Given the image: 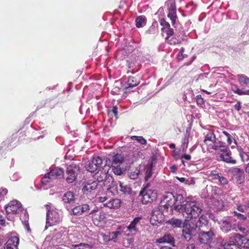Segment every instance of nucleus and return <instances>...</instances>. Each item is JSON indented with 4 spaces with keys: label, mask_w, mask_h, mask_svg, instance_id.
Returning <instances> with one entry per match:
<instances>
[{
    "label": "nucleus",
    "mask_w": 249,
    "mask_h": 249,
    "mask_svg": "<svg viewBox=\"0 0 249 249\" xmlns=\"http://www.w3.org/2000/svg\"><path fill=\"white\" fill-rule=\"evenodd\" d=\"M156 208L163 214L165 213H168L169 209H170V211L174 210V207L171 206H168L167 203H162V200H161L159 206Z\"/></svg>",
    "instance_id": "33"
},
{
    "label": "nucleus",
    "mask_w": 249,
    "mask_h": 249,
    "mask_svg": "<svg viewBox=\"0 0 249 249\" xmlns=\"http://www.w3.org/2000/svg\"><path fill=\"white\" fill-rule=\"evenodd\" d=\"M169 3L170 5L168 8V13L167 17L170 19L172 25L174 26L176 20L178 19L176 12V5L174 1H171Z\"/></svg>",
    "instance_id": "18"
},
{
    "label": "nucleus",
    "mask_w": 249,
    "mask_h": 249,
    "mask_svg": "<svg viewBox=\"0 0 249 249\" xmlns=\"http://www.w3.org/2000/svg\"><path fill=\"white\" fill-rule=\"evenodd\" d=\"M141 217H135L130 224L127 227V231L134 234L139 232V227L141 226L140 220Z\"/></svg>",
    "instance_id": "19"
},
{
    "label": "nucleus",
    "mask_w": 249,
    "mask_h": 249,
    "mask_svg": "<svg viewBox=\"0 0 249 249\" xmlns=\"http://www.w3.org/2000/svg\"><path fill=\"white\" fill-rule=\"evenodd\" d=\"M215 236L214 228L207 231H200L198 235V240L201 244H206L213 240Z\"/></svg>",
    "instance_id": "10"
},
{
    "label": "nucleus",
    "mask_w": 249,
    "mask_h": 249,
    "mask_svg": "<svg viewBox=\"0 0 249 249\" xmlns=\"http://www.w3.org/2000/svg\"><path fill=\"white\" fill-rule=\"evenodd\" d=\"M146 18L144 16H139L135 20L136 25L137 28L142 27L146 24Z\"/></svg>",
    "instance_id": "38"
},
{
    "label": "nucleus",
    "mask_w": 249,
    "mask_h": 249,
    "mask_svg": "<svg viewBox=\"0 0 249 249\" xmlns=\"http://www.w3.org/2000/svg\"><path fill=\"white\" fill-rule=\"evenodd\" d=\"M157 242L159 243H167L172 245L174 243V239L170 234H166L158 239Z\"/></svg>",
    "instance_id": "35"
},
{
    "label": "nucleus",
    "mask_w": 249,
    "mask_h": 249,
    "mask_svg": "<svg viewBox=\"0 0 249 249\" xmlns=\"http://www.w3.org/2000/svg\"><path fill=\"white\" fill-rule=\"evenodd\" d=\"M196 247L194 244H189L186 248V249H195Z\"/></svg>",
    "instance_id": "63"
},
{
    "label": "nucleus",
    "mask_w": 249,
    "mask_h": 249,
    "mask_svg": "<svg viewBox=\"0 0 249 249\" xmlns=\"http://www.w3.org/2000/svg\"><path fill=\"white\" fill-rule=\"evenodd\" d=\"M107 197L106 196H99L98 197V200L100 202H104L107 199Z\"/></svg>",
    "instance_id": "61"
},
{
    "label": "nucleus",
    "mask_w": 249,
    "mask_h": 249,
    "mask_svg": "<svg viewBox=\"0 0 249 249\" xmlns=\"http://www.w3.org/2000/svg\"><path fill=\"white\" fill-rule=\"evenodd\" d=\"M187 56L186 55H184L183 53H181L180 52L178 53V57L179 59H182L183 58L186 57Z\"/></svg>",
    "instance_id": "64"
},
{
    "label": "nucleus",
    "mask_w": 249,
    "mask_h": 249,
    "mask_svg": "<svg viewBox=\"0 0 249 249\" xmlns=\"http://www.w3.org/2000/svg\"><path fill=\"white\" fill-rule=\"evenodd\" d=\"M124 157L121 154L117 153L112 157L111 168L113 172L117 176L121 175L123 172L120 165L124 161Z\"/></svg>",
    "instance_id": "7"
},
{
    "label": "nucleus",
    "mask_w": 249,
    "mask_h": 249,
    "mask_svg": "<svg viewBox=\"0 0 249 249\" xmlns=\"http://www.w3.org/2000/svg\"><path fill=\"white\" fill-rule=\"evenodd\" d=\"M215 134L213 131H209L205 135L204 142L207 146L208 151L216 150L223 142L222 141H217Z\"/></svg>",
    "instance_id": "5"
},
{
    "label": "nucleus",
    "mask_w": 249,
    "mask_h": 249,
    "mask_svg": "<svg viewBox=\"0 0 249 249\" xmlns=\"http://www.w3.org/2000/svg\"><path fill=\"white\" fill-rule=\"evenodd\" d=\"M220 176V173L214 170L212 171L210 174V177H211L213 179H218Z\"/></svg>",
    "instance_id": "45"
},
{
    "label": "nucleus",
    "mask_w": 249,
    "mask_h": 249,
    "mask_svg": "<svg viewBox=\"0 0 249 249\" xmlns=\"http://www.w3.org/2000/svg\"><path fill=\"white\" fill-rule=\"evenodd\" d=\"M119 186L120 187V191L124 195H129L130 196L135 195V192L132 190L130 185L124 184L123 182H120Z\"/></svg>",
    "instance_id": "24"
},
{
    "label": "nucleus",
    "mask_w": 249,
    "mask_h": 249,
    "mask_svg": "<svg viewBox=\"0 0 249 249\" xmlns=\"http://www.w3.org/2000/svg\"><path fill=\"white\" fill-rule=\"evenodd\" d=\"M70 209L69 211H71L73 215H79L82 214L84 212L89 210V205L87 204H84L81 205L75 206Z\"/></svg>",
    "instance_id": "22"
},
{
    "label": "nucleus",
    "mask_w": 249,
    "mask_h": 249,
    "mask_svg": "<svg viewBox=\"0 0 249 249\" xmlns=\"http://www.w3.org/2000/svg\"><path fill=\"white\" fill-rule=\"evenodd\" d=\"M196 103L198 105H202L204 103L203 99L202 98L200 95L196 96Z\"/></svg>",
    "instance_id": "53"
},
{
    "label": "nucleus",
    "mask_w": 249,
    "mask_h": 249,
    "mask_svg": "<svg viewBox=\"0 0 249 249\" xmlns=\"http://www.w3.org/2000/svg\"><path fill=\"white\" fill-rule=\"evenodd\" d=\"M98 183L96 181H93L91 183H86L83 189L84 193L86 192H91L96 189L97 187Z\"/></svg>",
    "instance_id": "34"
},
{
    "label": "nucleus",
    "mask_w": 249,
    "mask_h": 249,
    "mask_svg": "<svg viewBox=\"0 0 249 249\" xmlns=\"http://www.w3.org/2000/svg\"><path fill=\"white\" fill-rule=\"evenodd\" d=\"M208 74L206 73H201L197 75V78L196 79V81H198L199 79L202 80L204 78L207 77V75Z\"/></svg>",
    "instance_id": "57"
},
{
    "label": "nucleus",
    "mask_w": 249,
    "mask_h": 249,
    "mask_svg": "<svg viewBox=\"0 0 249 249\" xmlns=\"http://www.w3.org/2000/svg\"><path fill=\"white\" fill-rule=\"evenodd\" d=\"M237 150L239 153V155L241 158L242 160L244 162V159L245 158V155H248L246 152L243 151L242 148L241 147H238Z\"/></svg>",
    "instance_id": "47"
},
{
    "label": "nucleus",
    "mask_w": 249,
    "mask_h": 249,
    "mask_svg": "<svg viewBox=\"0 0 249 249\" xmlns=\"http://www.w3.org/2000/svg\"><path fill=\"white\" fill-rule=\"evenodd\" d=\"M174 30L170 26L161 28V35L165 37V40H168L174 35Z\"/></svg>",
    "instance_id": "30"
},
{
    "label": "nucleus",
    "mask_w": 249,
    "mask_h": 249,
    "mask_svg": "<svg viewBox=\"0 0 249 249\" xmlns=\"http://www.w3.org/2000/svg\"><path fill=\"white\" fill-rule=\"evenodd\" d=\"M232 173L238 183H241L244 180L245 175L243 170L238 168H234L232 169Z\"/></svg>",
    "instance_id": "27"
},
{
    "label": "nucleus",
    "mask_w": 249,
    "mask_h": 249,
    "mask_svg": "<svg viewBox=\"0 0 249 249\" xmlns=\"http://www.w3.org/2000/svg\"><path fill=\"white\" fill-rule=\"evenodd\" d=\"M181 205L179 213H181L186 222L198 218L202 211L200 204L195 200L186 201L185 203H182Z\"/></svg>",
    "instance_id": "1"
},
{
    "label": "nucleus",
    "mask_w": 249,
    "mask_h": 249,
    "mask_svg": "<svg viewBox=\"0 0 249 249\" xmlns=\"http://www.w3.org/2000/svg\"><path fill=\"white\" fill-rule=\"evenodd\" d=\"M213 245H212V247L215 249H226L225 239H223L221 237L216 238L213 242Z\"/></svg>",
    "instance_id": "29"
},
{
    "label": "nucleus",
    "mask_w": 249,
    "mask_h": 249,
    "mask_svg": "<svg viewBox=\"0 0 249 249\" xmlns=\"http://www.w3.org/2000/svg\"><path fill=\"white\" fill-rule=\"evenodd\" d=\"M111 111L114 114L115 116H117L118 114V107L117 106H113Z\"/></svg>",
    "instance_id": "59"
},
{
    "label": "nucleus",
    "mask_w": 249,
    "mask_h": 249,
    "mask_svg": "<svg viewBox=\"0 0 249 249\" xmlns=\"http://www.w3.org/2000/svg\"><path fill=\"white\" fill-rule=\"evenodd\" d=\"M196 227L191 224H186L183 226L182 230V236L186 240H190L196 235Z\"/></svg>",
    "instance_id": "16"
},
{
    "label": "nucleus",
    "mask_w": 249,
    "mask_h": 249,
    "mask_svg": "<svg viewBox=\"0 0 249 249\" xmlns=\"http://www.w3.org/2000/svg\"><path fill=\"white\" fill-rule=\"evenodd\" d=\"M218 179L220 184L223 185L227 184L229 182L228 179L226 178L221 176H220V178H219Z\"/></svg>",
    "instance_id": "51"
},
{
    "label": "nucleus",
    "mask_w": 249,
    "mask_h": 249,
    "mask_svg": "<svg viewBox=\"0 0 249 249\" xmlns=\"http://www.w3.org/2000/svg\"><path fill=\"white\" fill-rule=\"evenodd\" d=\"M168 223L173 228H180L182 224V221L179 219L172 218L168 221Z\"/></svg>",
    "instance_id": "37"
},
{
    "label": "nucleus",
    "mask_w": 249,
    "mask_h": 249,
    "mask_svg": "<svg viewBox=\"0 0 249 249\" xmlns=\"http://www.w3.org/2000/svg\"><path fill=\"white\" fill-rule=\"evenodd\" d=\"M129 177L131 179H136L139 177V173L135 172H131L129 173Z\"/></svg>",
    "instance_id": "52"
},
{
    "label": "nucleus",
    "mask_w": 249,
    "mask_h": 249,
    "mask_svg": "<svg viewBox=\"0 0 249 249\" xmlns=\"http://www.w3.org/2000/svg\"><path fill=\"white\" fill-rule=\"evenodd\" d=\"M160 24L162 26V28H167L170 26V25L169 23V22L166 21L164 18H162L160 19Z\"/></svg>",
    "instance_id": "49"
},
{
    "label": "nucleus",
    "mask_w": 249,
    "mask_h": 249,
    "mask_svg": "<svg viewBox=\"0 0 249 249\" xmlns=\"http://www.w3.org/2000/svg\"><path fill=\"white\" fill-rule=\"evenodd\" d=\"M182 39L177 38L175 36L170 37L168 40H165L166 42L170 45H176L182 42Z\"/></svg>",
    "instance_id": "40"
},
{
    "label": "nucleus",
    "mask_w": 249,
    "mask_h": 249,
    "mask_svg": "<svg viewBox=\"0 0 249 249\" xmlns=\"http://www.w3.org/2000/svg\"><path fill=\"white\" fill-rule=\"evenodd\" d=\"M8 191L6 189H3L2 191L0 190V200L3 199L4 196L7 193Z\"/></svg>",
    "instance_id": "55"
},
{
    "label": "nucleus",
    "mask_w": 249,
    "mask_h": 249,
    "mask_svg": "<svg viewBox=\"0 0 249 249\" xmlns=\"http://www.w3.org/2000/svg\"><path fill=\"white\" fill-rule=\"evenodd\" d=\"M215 151L221 152L219 157L222 161L229 164L236 163V160L232 157L231 151L224 142Z\"/></svg>",
    "instance_id": "4"
},
{
    "label": "nucleus",
    "mask_w": 249,
    "mask_h": 249,
    "mask_svg": "<svg viewBox=\"0 0 249 249\" xmlns=\"http://www.w3.org/2000/svg\"><path fill=\"white\" fill-rule=\"evenodd\" d=\"M161 200L162 203H167L168 206L174 207V210L177 212H180L181 210V204L185 202L184 197L182 195H174L171 192L166 193Z\"/></svg>",
    "instance_id": "2"
},
{
    "label": "nucleus",
    "mask_w": 249,
    "mask_h": 249,
    "mask_svg": "<svg viewBox=\"0 0 249 249\" xmlns=\"http://www.w3.org/2000/svg\"><path fill=\"white\" fill-rule=\"evenodd\" d=\"M152 171L150 169L146 170L145 174L144 180L147 181L152 176Z\"/></svg>",
    "instance_id": "50"
},
{
    "label": "nucleus",
    "mask_w": 249,
    "mask_h": 249,
    "mask_svg": "<svg viewBox=\"0 0 249 249\" xmlns=\"http://www.w3.org/2000/svg\"><path fill=\"white\" fill-rule=\"evenodd\" d=\"M241 244H236L235 245H232L231 246H229L228 248H226L225 249H242L240 247Z\"/></svg>",
    "instance_id": "56"
},
{
    "label": "nucleus",
    "mask_w": 249,
    "mask_h": 249,
    "mask_svg": "<svg viewBox=\"0 0 249 249\" xmlns=\"http://www.w3.org/2000/svg\"><path fill=\"white\" fill-rule=\"evenodd\" d=\"M222 134H223L227 137V142H228V144L231 145L232 143V137L231 136V135L230 134L227 132L225 131H222Z\"/></svg>",
    "instance_id": "48"
},
{
    "label": "nucleus",
    "mask_w": 249,
    "mask_h": 249,
    "mask_svg": "<svg viewBox=\"0 0 249 249\" xmlns=\"http://www.w3.org/2000/svg\"><path fill=\"white\" fill-rule=\"evenodd\" d=\"M68 238L71 242V248L72 249H74V248H76V247H78V248L77 249H85L84 247L85 246H89L88 244H83V243H80L79 244H74V243H76L77 242L74 240V236L72 234H69L68 236Z\"/></svg>",
    "instance_id": "31"
},
{
    "label": "nucleus",
    "mask_w": 249,
    "mask_h": 249,
    "mask_svg": "<svg viewBox=\"0 0 249 249\" xmlns=\"http://www.w3.org/2000/svg\"><path fill=\"white\" fill-rule=\"evenodd\" d=\"M244 238V236L239 233H234L229 237L228 240H225L226 248L235 245L236 244H241Z\"/></svg>",
    "instance_id": "17"
},
{
    "label": "nucleus",
    "mask_w": 249,
    "mask_h": 249,
    "mask_svg": "<svg viewBox=\"0 0 249 249\" xmlns=\"http://www.w3.org/2000/svg\"><path fill=\"white\" fill-rule=\"evenodd\" d=\"M131 138L132 140L136 141L141 144H146V140L142 136H132Z\"/></svg>",
    "instance_id": "43"
},
{
    "label": "nucleus",
    "mask_w": 249,
    "mask_h": 249,
    "mask_svg": "<svg viewBox=\"0 0 249 249\" xmlns=\"http://www.w3.org/2000/svg\"><path fill=\"white\" fill-rule=\"evenodd\" d=\"M237 77L241 86L249 87V78L248 77L243 74H238Z\"/></svg>",
    "instance_id": "32"
},
{
    "label": "nucleus",
    "mask_w": 249,
    "mask_h": 249,
    "mask_svg": "<svg viewBox=\"0 0 249 249\" xmlns=\"http://www.w3.org/2000/svg\"><path fill=\"white\" fill-rule=\"evenodd\" d=\"M103 163V160L99 156H94L91 160L88 161L85 164V168L89 172L93 173L100 167Z\"/></svg>",
    "instance_id": "11"
},
{
    "label": "nucleus",
    "mask_w": 249,
    "mask_h": 249,
    "mask_svg": "<svg viewBox=\"0 0 249 249\" xmlns=\"http://www.w3.org/2000/svg\"><path fill=\"white\" fill-rule=\"evenodd\" d=\"M60 221L59 215L57 212L52 210L51 212L47 213L46 227L56 225Z\"/></svg>",
    "instance_id": "14"
},
{
    "label": "nucleus",
    "mask_w": 249,
    "mask_h": 249,
    "mask_svg": "<svg viewBox=\"0 0 249 249\" xmlns=\"http://www.w3.org/2000/svg\"><path fill=\"white\" fill-rule=\"evenodd\" d=\"M140 196H142L141 199L142 203L146 204L156 201L158 194L156 190L150 188L149 184L147 183L141 190Z\"/></svg>",
    "instance_id": "3"
},
{
    "label": "nucleus",
    "mask_w": 249,
    "mask_h": 249,
    "mask_svg": "<svg viewBox=\"0 0 249 249\" xmlns=\"http://www.w3.org/2000/svg\"><path fill=\"white\" fill-rule=\"evenodd\" d=\"M64 174L63 169L60 168L51 169L50 172L48 173V175L51 176L53 180L63 177Z\"/></svg>",
    "instance_id": "26"
},
{
    "label": "nucleus",
    "mask_w": 249,
    "mask_h": 249,
    "mask_svg": "<svg viewBox=\"0 0 249 249\" xmlns=\"http://www.w3.org/2000/svg\"><path fill=\"white\" fill-rule=\"evenodd\" d=\"M233 87L234 89H232V91L235 93L239 95H249V89L246 90H243L239 88H238V87L236 85L234 86Z\"/></svg>",
    "instance_id": "39"
},
{
    "label": "nucleus",
    "mask_w": 249,
    "mask_h": 249,
    "mask_svg": "<svg viewBox=\"0 0 249 249\" xmlns=\"http://www.w3.org/2000/svg\"><path fill=\"white\" fill-rule=\"evenodd\" d=\"M110 167L105 165L101 170H100L94 175V178L96 179L97 182H101L104 181H113V178L110 175L108 174V171Z\"/></svg>",
    "instance_id": "9"
},
{
    "label": "nucleus",
    "mask_w": 249,
    "mask_h": 249,
    "mask_svg": "<svg viewBox=\"0 0 249 249\" xmlns=\"http://www.w3.org/2000/svg\"><path fill=\"white\" fill-rule=\"evenodd\" d=\"M236 214H237V217L239 218V219H243V220H246L247 219V217L244 215L243 214H241L240 213H236Z\"/></svg>",
    "instance_id": "62"
},
{
    "label": "nucleus",
    "mask_w": 249,
    "mask_h": 249,
    "mask_svg": "<svg viewBox=\"0 0 249 249\" xmlns=\"http://www.w3.org/2000/svg\"><path fill=\"white\" fill-rule=\"evenodd\" d=\"M121 203L122 201L120 199L114 198L110 199L108 202L104 204V206L110 209H115L119 208L120 207Z\"/></svg>",
    "instance_id": "28"
},
{
    "label": "nucleus",
    "mask_w": 249,
    "mask_h": 249,
    "mask_svg": "<svg viewBox=\"0 0 249 249\" xmlns=\"http://www.w3.org/2000/svg\"><path fill=\"white\" fill-rule=\"evenodd\" d=\"M181 159V162L185 166V163H188L187 162H185L184 160H190L191 159V155L187 154H183L180 158Z\"/></svg>",
    "instance_id": "46"
},
{
    "label": "nucleus",
    "mask_w": 249,
    "mask_h": 249,
    "mask_svg": "<svg viewBox=\"0 0 249 249\" xmlns=\"http://www.w3.org/2000/svg\"><path fill=\"white\" fill-rule=\"evenodd\" d=\"M245 212L247 213V215L249 218V201L246 203L245 207Z\"/></svg>",
    "instance_id": "60"
},
{
    "label": "nucleus",
    "mask_w": 249,
    "mask_h": 249,
    "mask_svg": "<svg viewBox=\"0 0 249 249\" xmlns=\"http://www.w3.org/2000/svg\"><path fill=\"white\" fill-rule=\"evenodd\" d=\"M103 237V240L104 242H108L110 241H111V238L110 237V234L106 235L105 234H101Z\"/></svg>",
    "instance_id": "54"
},
{
    "label": "nucleus",
    "mask_w": 249,
    "mask_h": 249,
    "mask_svg": "<svg viewBox=\"0 0 249 249\" xmlns=\"http://www.w3.org/2000/svg\"><path fill=\"white\" fill-rule=\"evenodd\" d=\"M124 89L125 88H120L119 86L115 85L111 92L113 95H120L121 94V92L124 91Z\"/></svg>",
    "instance_id": "42"
},
{
    "label": "nucleus",
    "mask_w": 249,
    "mask_h": 249,
    "mask_svg": "<svg viewBox=\"0 0 249 249\" xmlns=\"http://www.w3.org/2000/svg\"><path fill=\"white\" fill-rule=\"evenodd\" d=\"M5 211L7 214H18L21 216V213H25L20 202L17 200L11 201L7 206H5Z\"/></svg>",
    "instance_id": "8"
},
{
    "label": "nucleus",
    "mask_w": 249,
    "mask_h": 249,
    "mask_svg": "<svg viewBox=\"0 0 249 249\" xmlns=\"http://www.w3.org/2000/svg\"><path fill=\"white\" fill-rule=\"evenodd\" d=\"M147 33L151 35H156L159 32L158 23L157 21L154 22L152 25L146 31Z\"/></svg>",
    "instance_id": "36"
},
{
    "label": "nucleus",
    "mask_w": 249,
    "mask_h": 249,
    "mask_svg": "<svg viewBox=\"0 0 249 249\" xmlns=\"http://www.w3.org/2000/svg\"><path fill=\"white\" fill-rule=\"evenodd\" d=\"M195 226L196 229H198L199 231H207L208 229L213 228L212 227V224L210 222L207 216L204 214H202L200 217H198V219Z\"/></svg>",
    "instance_id": "12"
},
{
    "label": "nucleus",
    "mask_w": 249,
    "mask_h": 249,
    "mask_svg": "<svg viewBox=\"0 0 249 249\" xmlns=\"http://www.w3.org/2000/svg\"><path fill=\"white\" fill-rule=\"evenodd\" d=\"M53 179L50 175H48V173L46 174L44 176L41 178V182L43 185H47L50 182L53 181Z\"/></svg>",
    "instance_id": "41"
},
{
    "label": "nucleus",
    "mask_w": 249,
    "mask_h": 249,
    "mask_svg": "<svg viewBox=\"0 0 249 249\" xmlns=\"http://www.w3.org/2000/svg\"><path fill=\"white\" fill-rule=\"evenodd\" d=\"M163 214L157 208H155L152 212L150 221L152 225H156V222L160 223L163 218Z\"/></svg>",
    "instance_id": "21"
},
{
    "label": "nucleus",
    "mask_w": 249,
    "mask_h": 249,
    "mask_svg": "<svg viewBox=\"0 0 249 249\" xmlns=\"http://www.w3.org/2000/svg\"><path fill=\"white\" fill-rule=\"evenodd\" d=\"M140 83V79L139 77L130 76H129L128 80L125 83V89L133 88L138 86Z\"/></svg>",
    "instance_id": "25"
},
{
    "label": "nucleus",
    "mask_w": 249,
    "mask_h": 249,
    "mask_svg": "<svg viewBox=\"0 0 249 249\" xmlns=\"http://www.w3.org/2000/svg\"><path fill=\"white\" fill-rule=\"evenodd\" d=\"M241 102L240 101H238L234 105V108L237 111H239L241 109Z\"/></svg>",
    "instance_id": "58"
},
{
    "label": "nucleus",
    "mask_w": 249,
    "mask_h": 249,
    "mask_svg": "<svg viewBox=\"0 0 249 249\" xmlns=\"http://www.w3.org/2000/svg\"><path fill=\"white\" fill-rule=\"evenodd\" d=\"M109 234L111 241H113L114 242H116V239L119 235H121V232L119 231H116L109 233Z\"/></svg>",
    "instance_id": "44"
},
{
    "label": "nucleus",
    "mask_w": 249,
    "mask_h": 249,
    "mask_svg": "<svg viewBox=\"0 0 249 249\" xmlns=\"http://www.w3.org/2000/svg\"><path fill=\"white\" fill-rule=\"evenodd\" d=\"M19 238L16 235L11 236L4 245L6 249H18Z\"/></svg>",
    "instance_id": "20"
},
{
    "label": "nucleus",
    "mask_w": 249,
    "mask_h": 249,
    "mask_svg": "<svg viewBox=\"0 0 249 249\" xmlns=\"http://www.w3.org/2000/svg\"><path fill=\"white\" fill-rule=\"evenodd\" d=\"M75 200L74 194L71 191L65 193L62 197V201L68 211L71 209V206L74 205Z\"/></svg>",
    "instance_id": "13"
},
{
    "label": "nucleus",
    "mask_w": 249,
    "mask_h": 249,
    "mask_svg": "<svg viewBox=\"0 0 249 249\" xmlns=\"http://www.w3.org/2000/svg\"><path fill=\"white\" fill-rule=\"evenodd\" d=\"M80 169L77 164L71 163L68 166L66 171L65 179L68 183H73L76 179Z\"/></svg>",
    "instance_id": "6"
},
{
    "label": "nucleus",
    "mask_w": 249,
    "mask_h": 249,
    "mask_svg": "<svg viewBox=\"0 0 249 249\" xmlns=\"http://www.w3.org/2000/svg\"><path fill=\"white\" fill-rule=\"evenodd\" d=\"M221 230L225 233H228L234 228L229 218L221 220Z\"/></svg>",
    "instance_id": "23"
},
{
    "label": "nucleus",
    "mask_w": 249,
    "mask_h": 249,
    "mask_svg": "<svg viewBox=\"0 0 249 249\" xmlns=\"http://www.w3.org/2000/svg\"><path fill=\"white\" fill-rule=\"evenodd\" d=\"M89 214H92L91 217L94 225L99 226L102 221H104L106 218V214L103 211H98L97 210H93Z\"/></svg>",
    "instance_id": "15"
}]
</instances>
